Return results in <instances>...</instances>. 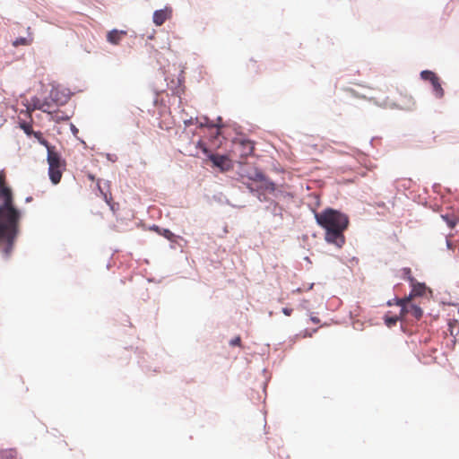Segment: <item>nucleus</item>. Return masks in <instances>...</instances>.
Here are the masks:
<instances>
[{
  "instance_id": "nucleus-1",
  "label": "nucleus",
  "mask_w": 459,
  "mask_h": 459,
  "mask_svg": "<svg viewBox=\"0 0 459 459\" xmlns=\"http://www.w3.org/2000/svg\"><path fill=\"white\" fill-rule=\"evenodd\" d=\"M24 210L14 203V195L0 200V254L4 260H8L15 248L22 233L21 222Z\"/></svg>"
},
{
  "instance_id": "nucleus-2",
  "label": "nucleus",
  "mask_w": 459,
  "mask_h": 459,
  "mask_svg": "<svg viewBox=\"0 0 459 459\" xmlns=\"http://www.w3.org/2000/svg\"><path fill=\"white\" fill-rule=\"evenodd\" d=\"M316 223L323 230L348 229L350 217L340 209L331 206L325 207L320 212L313 211Z\"/></svg>"
},
{
  "instance_id": "nucleus-3",
  "label": "nucleus",
  "mask_w": 459,
  "mask_h": 459,
  "mask_svg": "<svg viewBox=\"0 0 459 459\" xmlns=\"http://www.w3.org/2000/svg\"><path fill=\"white\" fill-rule=\"evenodd\" d=\"M48 175L53 186L60 183L63 172L66 169V160L56 145L47 151Z\"/></svg>"
},
{
  "instance_id": "nucleus-4",
  "label": "nucleus",
  "mask_w": 459,
  "mask_h": 459,
  "mask_svg": "<svg viewBox=\"0 0 459 459\" xmlns=\"http://www.w3.org/2000/svg\"><path fill=\"white\" fill-rule=\"evenodd\" d=\"M144 230L155 232L158 236L167 239L171 249L180 248V250L183 251L184 247L187 243L182 236L172 232L169 228H164L155 223L144 227Z\"/></svg>"
},
{
  "instance_id": "nucleus-5",
  "label": "nucleus",
  "mask_w": 459,
  "mask_h": 459,
  "mask_svg": "<svg viewBox=\"0 0 459 459\" xmlns=\"http://www.w3.org/2000/svg\"><path fill=\"white\" fill-rule=\"evenodd\" d=\"M48 94L51 96V100L54 105L62 107L70 100L74 92L72 91L68 87H65L60 83L54 82L51 85V90Z\"/></svg>"
},
{
  "instance_id": "nucleus-6",
  "label": "nucleus",
  "mask_w": 459,
  "mask_h": 459,
  "mask_svg": "<svg viewBox=\"0 0 459 459\" xmlns=\"http://www.w3.org/2000/svg\"><path fill=\"white\" fill-rule=\"evenodd\" d=\"M347 229H327L324 230V238L328 245L334 246L336 248L341 249L346 243V237L344 231Z\"/></svg>"
},
{
  "instance_id": "nucleus-7",
  "label": "nucleus",
  "mask_w": 459,
  "mask_h": 459,
  "mask_svg": "<svg viewBox=\"0 0 459 459\" xmlns=\"http://www.w3.org/2000/svg\"><path fill=\"white\" fill-rule=\"evenodd\" d=\"M51 100L52 98L49 96V94L45 96L42 100H40L37 95H33L30 99V106H29L27 103H23V106L26 107V112L30 110H39L48 115L51 113L49 107L54 105Z\"/></svg>"
},
{
  "instance_id": "nucleus-8",
  "label": "nucleus",
  "mask_w": 459,
  "mask_h": 459,
  "mask_svg": "<svg viewBox=\"0 0 459 459\" xmlns=\"http://www.w3.org/2000/svg\"><path fill=\"white\" fill-rule=\"evenodd\" d=\"M232 144L238 145L240 149V157L250 155L254 149L255 142L251 140L248 136L242 133H237V135L232 138Z\"/></svg>"
},
{
  "instance_id": "nucleus-9",
  "label": "nucleus",
  "mask_w": 459,
  "mask_h": 459,
  "mask_svg": "<svg viewBox=\"0 0 459 459\" xmlns=\"http://www.w3.org/2000/svg\"><path fill=\"white\" fill-rule=\"evenodd\" d=\"M164 80L166 82V87L171 91V94L175 96L180 97L186 91L185 85V72L184 70H180L177 75V79H171L168 82V77L165 76Z\"/></svg>"
},
{
  "instance_id": "nucleus-10",
  "label": "nucleus",
  "mask_w": 459,
  "mask_h": 459,
  "mask_svg": "<svg viewBox=\"0 0 459 459\" xmlns=\"http://www.w3.org/2000/svg\"><path fill=\"white\" fill-rule=\"evenodd\" d=\"M409 288L416 297L429 299L432 295V290L425 281H420L415 279L409 284Z\"/></svg>"
},
{
  "instance_id": "nucleus-11",
  "label": "nucleus",
  "mask_w": 459,
  "mask_h": 459,
  "mask_svg": "<svg viewBox=\"0 0 459 459\" xmlns=\"http://www.w3.org/2000/svg\"><path fill=\"white\" fill-rule=\"evenodd\" d=\"M265 199L267 201H260L261 203H265L264 210L269 212L274 217L283 218V207L280 204V203L274 200L273 197L269 196L265 194Z\"/></svg>"
},
{
  "instance_id": "nucleus-12",
  "label": "nucleus",
  "mask_w": 459,
  "mask_h": 459,
  "mask_svg": "<svg viewBox=\"0 0 459 459\" xmlns=\"http://www.w3.org/2000/svg\"><path fill=\"white\" fill-rule=\"evenodd\" d=\"M172 7L169 4L163 8L157 9L152 13V22L156 26H160L168 18L172 15Z\"/></svg>"
},
{
  "instance_id": "nucleus-13",
  "label": "nucleus",
  "mask_w": 459,
  "mask_h": 459,
  "mask_svg": "<svg viewBox=\"0 0 459 459\" xmlns=\"http://www.w3.org/2000/svg\"><path fill=\"white\" fill-rule=\"evenodd\" d=\"M126 34L124 30L112 29L107 32L106 39L111 45H118Z\"/></svg>"
},
{
  "instance_id": "nucleus-14",
  "label": "nucleus",
  "mask_w": 459,
  "mask_h": 459,
  "mask_svg": "<svg viewBox=\"0 0 459 459\" xmlns=\"http://www.w3.org/2000/svg\"><path fill=\"white\" fill-rule=\"evenodd\" d=\"M385 325L388 328H393L398 322L403 320L401 312L399 315L393 314L392 311L387 310L382 316Z\"/></svg>"
},
{
  "instance_id": "nucleus-15",
  "label": "nucleus",
  "mask_w": 459,
  "mask_h": 459,
  "mask_svg": "<svg viewBox=\"0 0 459 459\" xmlns=\"http://www.w3.org/2000/svg\"><path fill=\"white\" fill-rule=\"evenodd\" d=\"M198 127H207V128H216V135L220 134V129L223 127L222 124H216L212 119L209 117L207 115H203L199 118Z\"/></svg>"
},
{
  "instance_id": "nucleus-16",
  "label": "nucleus",
  "mask_w": 459,
  "mask_h": 459,
  "mask_svg": "<svg viewBox=\"0 0 459 459\" xmlns=\"http://www.w3.org/2000/svg\"><path fill=\"white\" fill-rule=\"evenodd\" d=\"M443 83L441 77L439 76L437 79L430 82V90L431 93L437 100L444 98L445 90L443 89Z\"/></svg>"
},
{
  "instance_id": "nucleus-17",
  "label": "nucleus",
  "mask_w": 459,
  "mask_h": 459,
  "mask_svg": "<svg viewBox=\"0 0 459 459\" xmlns=\"http://www.w3.org/2000/svg\"><path fill=\"white\" fill-rule=\"evenodd\" d=\"M73 115L74 112L68 114L67 112L60 111L58 108H56V110H51V113L48 114L49 121H54L56 124L62 121L69 120L73 117Z\"/></svg>"
},
{
  "instance_id": "nucleus-18",
  "label": "nucleus",
  "mask_w": 459,
  "mask_h": 459,
  "mask_svg": "<svg viewBox=\"0 0 459 459\" xmlns=\"http://www.w3.org/2000/svg\"><path fill=\"white\" fill-rule=\"evenodd\" d=\"M406 310H401V314L411 313L416 318H420L423 316L424 310L423 308L416 302H410L405 304Z\"/></svg>"
},
{
  "instance_id": "nucleus-19",
  "label": "nucleus",
  "mask_w": 459,
  "mask_h": 459,
  "mask_svg": "<svg viewBox=\"0 0 459 459\" xmlns=\"http://www.w3.org/2000/svg\"><path fill=\"white\" fill-rule=\"evenodd\" d=\"M259 185L261 187V193H264L269 195L278 186L277 183L273 180L268 175L263 179Z\"/></svg>"
},
{
  "instance_id": "nucleus-20",
  "label": "nucleus",
  "mask_w": 459,
  "mask_h": 459,
  "mask_svg": "<svg viewBox=\"0 0 459 459\" xmlns=\"http://www.w3.org/2000/svg\"><path fill=\"white\" fill-rule=\"evenodd\" d=\"M205 160H209L212 167L219 171H223V169H227V167H221V157H220L219 152L212 151Z\"/></svg>"
},
{
  "instance_id": "nucleus-21",
  "label": "nucleus",
  "mask_w": 459,
  "mask_h": 459,
  "mask_svg": "<svg viewBox=\"0 0 459 459\" xmlns=\"http://www.w3.org/2000/svg\"><path fill=\"white\" fill-rule=\"evenodd\" d=\"M221 157V167H227L222 172L232 171L235 169L237 160H233L228 152L220 153Z\"/></svg>"
},
{
  "instance_id": "nucleus-22",
  "label": "nucleus",
  "mask_w": 459,
  "mask_h": 459,
  "mask_svg": "<svg viewBox=\"0 0 459 459\" xmlns=\"http://www.w3.org/2000/svg\"><path fill=\"white\" fill-rule=\"evenodd\" d=\"M440 218L446 223L448 229L453 230L459 223V218L451 212H445L440 214Z\"/></svg>"
},
{
  "instance_id": "nucleus-23",
  "label": "nucleus",
  "mask_w": 459,
  "mask_h": 459,
  "mask_svg": "<svg viewBox=\"0 0 459 459\" xmlns=\"http://www.w3.org/2000/svg\"><path fill=\"white\" fill-rule=\"evenodd\" d=\"M238 169L236 170L237 174L240 178H247L249 179V176L251 173V165H246L243 160H238L236 162Z\"/></svg>"
},
{
  "instance_id": "nucleus-24",
  "label": "nucleus",
  "mask_w": 459,
  "mask_h": 459,
  "mask_svg": "<svg viewBox=\"0 0 459 459\" xmlns=\"http://www.w3.org/2000/svg\"><path fill=\"white\" fill-rule=\"evenodd\" d=\"M409 101L411 102V105H400V104H397L394 101H388V100H386L385 105L388 106L392 109H400V110H404V111H412L414 109V108H415V101H414L412 97L409 98Z\"/></svg>"
},
{
  "instance_id": "nucleus-25",
  "label": "nucleus",
  "mask_w": 459,
  "mask_h": 459,
  "mask_svg": "<svg viewBox=\"0 0 459 459\" xmlns=\"http://www.w3.org/2000/svg\"><path fill=\"white\" fill-rule=\"evenodd\" d=\"M248 193L253 196L256 197L258 201H267L265 199V194L261 193V187L259 186H253L250 183H244Z\"/></svg>"
},
{
  "instance_id": "nucleus-26",
  "label": "nucleus",
  "mask_w": 459,
  "mask_h": 459,
  "mask_svg": "<svg viewBox=\"0 0 459 459\" xmlns=\"http://www.w3.org/2000/svg\"><path fill=\"white\" fill-rule=\"evenodd\" d=\"M438 77L439 75L434 70L424 69L420 72V79L425 82H429V84Z\"/></svg>"
},
{
  "instance_id": "nucleus-27",
  "label": "nucleus",
  "mask_w": 459,
  "mask_h": 459,
  "mask_svg": "<svg viewBox=\"0 0 459 459\" xmlns=\"http://www.w3.org/2000/svg\"><path fill=\"white\" fill-rule=\"evenodd\" d=\"M266 175L267 174H265L260 167L252 166L249 180L261 182L263 179L265 178Z\"/></svg>"
},
{
  "instance_id": "nucleus-28",
  "label": "nucleus",
  "mask_w": 459,
  "mask_h": 459,
  "mask_svg": "<svg viewBox=\"0 0 459 459\" xmlns=\"http://www.w3.org/2000/svg\"><path fill=\"white\" fill-rule=\"evenodd\" d=\"M106 189H110V181L99 178L95 184L96 195L102 197V195L106 194Z\"/></svg>"
},
{
  "instance_id": "nucleus-29",
  "label": "nucleus",
  "mask_w": 459,
  "mask_h": 459,
  "mask_svg": "<svg viewBox=\"0 0 459 459\" xmlns=\"http://www.w3.org/2000/svg\"><path fill=\"white\" fill-rule=\"evenodd\" d=\"M270 195L271 197H273L274 200L278 202H280L281 199H286L293 196L290 192L283 190L280 186H277Z\"/></svg>"
},
{
  "instance_id": "nucleus-30",
  "label": "nucleus",
  "mask_w": 459,
  "mask_h": 459,
  "mask_svg": "<svg viewBox=\"0 0 459 459\" xmlns=\"http://www.w3.org/2000/svg\"><path fill=\"white\" fill-rule=\"evenodd\" d=\"M35 138V140L38 142L39 144L44 146L46 148V151L53 148L54 144L49 143L44 136L41 131L37 130L34 131L31 134Z\"/></svg>"
},
{
  "instance_id": "nucleus-31",
  "label": "nucleus",
  "mask_w": 459,
  "mask_h": 459,
  "mask_svg": "<svg viewBox=\"0 0 459 459\" xmlns=\"http://www.w3.org/2000/svg\"><path fill=\"white\" fill-rule=\"evenodd\" d=\"M317 332V328H313L312 330H309L307 328L301 331L299 333L295 334L294 336L290 337V343L289 345V348H291L292 345L296 342V341L300 337H311L313 333Z\"/></svg>"
},
{
  "instance_id": "nucleus-32",
  "label": "nucleus",
  "mask_w": 459,
  "mask_h": 459,
  "mask_svg": "<svg viewBox=\"0 0 459 459\" xmlns=\"http://www.w3.org/2000/svg\"><path fill=\"white\" fill-rule=\"evenodd\" d=\"M399 277L407 281L408 284H410L411 282H412L416 278L413 276L412 274V271H411V267H402L400 269V274H399Z\"/></svg>"
},
{
  "instance_id": "nucleus-33",
  "label": "nucleus",
  "mask_w": 459,
  "mask_h": 459,
  "mask_svg": "<svg viewBox=\"0 0 459 459\" xmlns=\"http://www.w3.org/2000/svg\"><path fill=\"white\" fill-rule=\"evenodd\" d=\"M17 127L22 130V132L26 134L27 137H31V134L34 132L31 128L30 124L22 118L18 119Z\"/></svg>"
},
{
  "instance_id": "nucleus-34",
  "label": "nucleus",
  "mask_w": 459,
  "mask_h": 459,
  "mask_svg": "<svg viewBox=\"0 0 459 459\" xmlns=\"http://www.w3.org/2000/svg\"><path fill=\"white\" fill-rule=\"evenodd\" d=\"M33 39L30 35L28 37L18 36L12 41V46L18 48L19 46H29Z\"/></svg>"
},
{
  "instance_id": "nucleus-35",
  "label": "nucleus",
  "mask_w": 459,
  "mask_h": 459,
  "mask_svg": "<svg viewBox=\"0 0 459 459\" xmlns=\"http://www.w3.org/2000/svg\"><path fill=\"white\" fill-rule=\"evenodd\" d=\"M212 199L216 202L217 204H227V205H230L231 207H236V205L232 204L230 203V201L229 200V198L221 192H218V193H215L212 196Z\"/></svg>"
},
{
  "instance_id": "nucleus-36",
  "label": "nucleus",
  "mask_w": 459,
  "mask_h": 459,
  "mask_svg": "<svg viewBox=\"0 0 459 459\" xmlns=\"http://www.w3.org/2000/svg\"><path fill=\"white\" fill-rule=\"evenodd\" d=\"M449 334L456 337L459 334V321L455 318L449 319L447 322Z\"/></svg>"
},
{
  "instance_id": "nucleus-37",
  "label": "nucleus",
  "mask_w": 459,
  "mask_h": 459,
  "mask_svg": "<svg viewBox=\"0 0 459 459\" xmlns=\"http://www.w3.org/2000/svg\"><path fill=\"white\" fill-rule=\"evenodd\" d=\"M396 188L398 191L400 190H409L415 182L411 178H403L402 180L396 179L395 180Z\"/></svg>"
},
{
  "instance_id": "nucleus-38",
  "label": "nucleus",
  "mask_w": 459,
  "mask_h": 459,
  "mask_svg": "<svg viewBox=\"0 0 459 459\" xmlns=\"http://www.w3.org/2000/svg\"><path fill=\"white\" fill-rule=\"evenodd\" d=\"M0 459H18L15 448L0 449Z\"/></svg>"
},
{
  "instance_id": "nucleus-39",
  "label": "nucleus",
  "mask_w": 459,
  "mask_h": 459,
  "mask_svg": "<svg viewBox=\"0 0 459 459\" xmlns=\"http://www.w3.org/2000/svg\"><path fill=\"white\" fill-rule=\"evenodd\" d=\"M13 195V188L10 186L4 185L3 178L0 181V200Z\"/></svg>"
},
{
  "instance_id": "nucleus-40",
  "label": "nucleus",
  "mask_w": 459,
  "mask_h": 459,
  "mask_svg": "<svg viewBox=\"0 0 459 459\" xmlns=\"http://www.w3.org/2000/svg\"><path fill=\"white\" fill-rule=\"evenodd\" d=\"M140 223H142V221H131L130 220L129 222L126 223L125 227H120L118 225H114V229L117 231H126V230H132L134 226L138 227V225Z\"/></svg>"
},
{
  "instance_id": "nucleus-41",
  "label": "nucleus",
  "mask_w": 459,
  "mask_h": 459,
  "mask_svg": "<svg viewBox=\"0 0 459 459\" xmlns=\"http://www.w3.org/2000/svg\"><path fill=\"white\" fill-rule=\"evenodd\" d=\"M196 149L203 153V155L205 157V159L207 158V156L209 155V153H211V150L207 147V145L204 143H202L201 140H199L197 143H196V145H195Z\"/></svg>"
},
{
  "instance_id": "nucleus-42",
  "label": "nucleus",
  "mask_w": 459,
  "mask_h": 459,
  "mask_svg": "<svg viewBox=\"0 0 459 459\" xmlns=\"http://www.w3.org/2000/svg\"><path fill=\"white\" fill-rule=\"evenodd\" d=\"M412 298H416V296L414 295V293L411 291V289H410V291L408 294H406L403 298H400V299L403 301L402 302V310H406L405 304L412 302L411 301Z\"/></svg>"
},
{
  "instance_id": "nucleus-43",
  "label": "nucleus",
  "mask_w": 459,
  "mask_h": 459,
  "mask_svg": "<svg viewBox=\"0 0 459 459\" xmlns=\"http://www.w3.org/2000/svg\"><path fill=\"white\" fill-rule=\"evenodd\" d=\"M402 302L403 301L400 299V298H398L397 296H394L393 299H390L385 302V306L386 307L397 306L400 307V311H401L402 310Z\"/></svg>"
},
{
  "instance_id": "nucleus-44",
  "label": "nucleus",
  "mask_w": 459,
  "mask_h": 459,
  "mask_svg": "<svg viewBox=\"0 0 459 459\" xmlns=\"http://www.w3.org/2000/svg\"><path fill=\"white\" fill-rule=\"evenodd\" d=\"M199 117H190L189 118L184 119L183 123L185 126V129L190 126L192 124H195L198 126Z\"/></svg>"
},
{
  "instance_id": "nucleus-45",
  "label": "nucleus",
  "mask_w": 459,
  "mask_h": 459,
  "mask_svg": "<svg viewBox=\"0 0 459 459\" xmlns=\"http://www.w3.org/2000/svg\"><path fill=\"white\" fill-rule=\"evenodd\" d=\"M241 344V337L239 335H234L230 341L229 345L230 347H238Z\"/></svg>"
},
{
  "instance_id": "nucleus-46",
  "label": "nucleus",
  "mask_w": 459,
  "mask_h": 459,
  "mask_svg": "<svg viewBox=\"0 0 459 459\" xmlns=\"http://www.w3.org/2000/svg\"><path fill=\"white\" fill-rule=\"evenodd\" d=\"M106 194H103L102 195V199L103 201L108 204L109 205L110 203H113V198H112V195H111V192H110V189H106Z\"/></svg>"
},
{
  "instance_id": "nucleus-47",
  "label": "nucleus",
  "mask_w": 459,
  "mask_h": 459,
  "mask_svg": "<svg viewBox=\"0 0 459 459\" xmlns=\"http://www.w3.org/2000/svg\"><path fill=\"white\" fill-rule=\"evenodd\" d=\"M103 155H105L107 160L111 163H115L118 159L117 154H115V153L106 152V153H103Z\"/></svg>"
},
{
  "instance_id": "nucleus-48",
  "label": "nucleus",
  "mask_w": 459,
  "mask_h": 459,
  "mask_svg": "<svg viewBox=\"0 0 459 459\" xmlns=\"http://www.w3.org/2000/svg\"><path fill=\"white\" fill-rule=\"evenodd\" d=\"M69 127H70V131H71L72 134L74 135V137L77 138L78 134H79V129L73 123H70Z\"/></svg>"
},
{
  "instance_id": "nucleus-49",
  "label": "nucleus",
  "mask_w": 459,
  "mask_h": 459,
  "mask_svg": "<svg viewBox=\"0 0 459 459\" xmlns=\"http://www.w3.org/2000/svg\"><path fill=\"white\" fill-rule=\"evenodd\" d=\"M293 312V308L290 307H283L281 308V313L286 316H290Z\"/></svg>"
},
{
  "instance_id": "nucleus-50",
  "label": "nucleus",
  "mask_w": 459,
  "mask_h": 459,
  "mask_svg": "<svg viewBox=\"0 0 459 459\" xmlns=\"http://www.w3.org/2000/svg\"><path fill=\"white\" fill-rule=\"evenodd\" d=\"M109 207V210L114 213L116 214V212L118 211L119 209V204L117 203V202H113V203H110V204L108 205Z\"/></svg>"
},
{
  "instance_id": "nucleus-51",
  "label": "nucleus",
  "mask_w": 459,
  "mask_h": 459,
  "mask_svg": "<svg viewBox=\"0 0 459 459\" xmlns=\"http://www.w3.org/2000/svg\"><path fill=\"white\" fill-rule=\"evenodd\" d=\"M309 320L315 325L320 323V318L317 316H315L313 313L310 314Z\"/></svg>"
},
{
  "instance_id": "nucleus-52",
  "label": "nucleus",
  "mask_w": 459,
  "mask_h": 459,
  "mask_svg": "<svg viewBox=\"0 0 459 459\" xmlns=\"http://www.w3.org/2000/svg\"><path fill=\"white\" fill-rule=\"evenodd\" d=\"M446 248L448 251H450V250L453 251V252L455 251V249L452 247V244H451L450 240L446 237Z\"/></svg>"
},
{
  "instance_id": "nucleus-53",
  "label": "nucleus",
  "mask_w": 459,
  "mask_h": 459,
  "mask_svg": "<svg viewBox=\"0 0 459 459\" xmlns=\"http://www.w3.org/2000/svg\"><path fill=\"white\" fill-rule=\"evenodd\" d=\"M87 178L89 180H91V182H95V184L97 183V180L99 179V178H97L94 174L92 173H89L87 175Z\"/></svg>"
},
{
  "instance_id": "nucleus-54",
  "label": "nucleus",
  "mask_w": 459,
  "mask_h": 459,
  "mask_svg": "<svg viewBox=\"0 0 459 459\" xmlns=\"http://www.w3.org/2000/svg\"><path fill=\"white\" fill-rule=\"evenodd\" d=\"M249 61H250V62H252V63L254 64V65H253V66H254V69H255V74H258V72H259V66H258V65H256V60H255L253 57H251V58L249 59Z\"/></svg>"
},
{
  "instance_id": "nucleus-55",
  "label": "nucleus",
  "mask_w": 459,
  "mask_h": 459,
  "mask_svg": "<svg viewBox=\"0 0 459 459\" xmlns=\"http://www.w3.org/2000/svg\"><path fill=\"white\" fill-rule=\"evenodd\" d=\"M457 342H458V340L456 339V337H453V339L451 340V343L448 344V347L451 349H455Z\"/></svg>"
},
{
  "instance_id": "nucleus-56",
  "label": "nucleus",
  "mask_w": 459,
  "mask_h": 459,
  "mask_svg": "<svg viewBox=\"0 0 459 459\" xmlns=\"http://www.w3.org/2000/svg\"><path fill=\"white\" fill-rule=\"evenodd\" d=\"M75 139L83 146V149H88V145H87L86 142L82 138L78 136Z\"/></svg>"
},
{
  "instance_id": "nucleus-57",
  "label": "nucleus",
  "mask_w": 459,
  "mask_h": 459,
  "mask_svg": "<svg viewBox=\"0 0 459 459\" xmlns=\"http://www.w3.org/2000/svg\"><path fill=\"white\" fill-rule=\"evenodd\" d=\"M410 97H411V96H405V97H404V100L403 101V104H402V105H411V101H409V98H410Z\"/></svg>"
},
{
  "instance_id": "nucleus-58",
  "label": "nucleus",
  "mask_w": 459,
  "mask_h": 459,
  "mask_svg": "<svg viewBox=\"0 0 459 459\" xmlns=\"http://www.w3.org/2000/svg\"><path fill=\"white\" fill-rule=\"evenodd\" d=\"M213 121H214L216 124H222V125L224 126V124H223V120H222V117H221V116H218V117H216V119H215V120H213Z\"/></svg>"
},
{
  "instance_id": "nucleus-59",
  "label": "nucleus",
  "mask_w": 459,
  "mask_h": 459,
  "mask_svg": "<svg viewBox=\"0 0 459 459\" xmlns=\"http://www.w3.org/2000/svg\"><path fill=\"white\" fill-rule=\"evenodd\" d=\"M447 306L457 307V311H458V314H459V303H457V302H448Z\"/></svg>"
},
{
  "instance_id": "nucleus-60",
  "label": "nucleus",
  "mask_w": 459,
  "mask_h": 459,
  "mask_svg": "<svg viewBox=\"0 0 459 459\" xmlns=\"http://www.w3.org/2000/svg\"><path fill=\"white\" fill-rule=\"evenodd\" d=\"M377 207H379V208H383V209H384V208H386V204H385L384 202H378V203L377 204Z\"/></svg>"
},
{
  "instance_id": "nucleus-61",
  "label": "nucleus",
  "mask_w": 459,
  "mask_h": 459,
  "mask_svg": "<svg viewBox=\"0 0 459 459\" xmlns=\"http://www.w3.org/2000/svg\"><path fill=\"white\" fill-rule=\"evenodd\" d=\"M350 262L351 263H355V264H358L359 263V258L356 257V256H352L351 259H350Z\"/></svg>"
},
{
  "instance_id": "nucleus-62",
  "label": "nucleus",
  "mask_w": 459,
  "mask_h": 459,
  "mask_svg": "<svg viewBox=\"0 0 459 459\" xmlns=\"http://www.w3.org/2000/svg\"><path fill=\"white\" fill-rule=\"evenodd\" d=\"M33 200V197L31 195H28L26 198H25V203L26 204H29L30 202H32Z\"/></svg>"
},
{
  "instance_id": "nucleus-63",
  "label": "nucleus",
  "mask_w": 459,
  "mask_h": 459,
  "mask_svg": "<svg viewBox=\"0 0 459 459\" xmlns=\"http://www.w3.org/2000/svg\"><path fill=\"white\" fill-rule=\"evenodd\" d=\"M154 34H155V31L152 30V32L151 34L147 35V39H150V40L153 39Z\"/></svg>"
},
{
  "instance_id": "nucleus-64",
  "label": "nucleus",
  "mask_w": 459,
  "mask_h": 459,
  "mask_svg": "<svg viewBox=\"0 0 459 459\" xmlns=\"http://www.w3.org/2000/svg\"><path fill=\"white\" fill-rule=\"evenodd\" d=\"M273 170L277 172H283L284 169L281 167L278 168L275 165H273Z\"/></svg>"
}]
</instances>
